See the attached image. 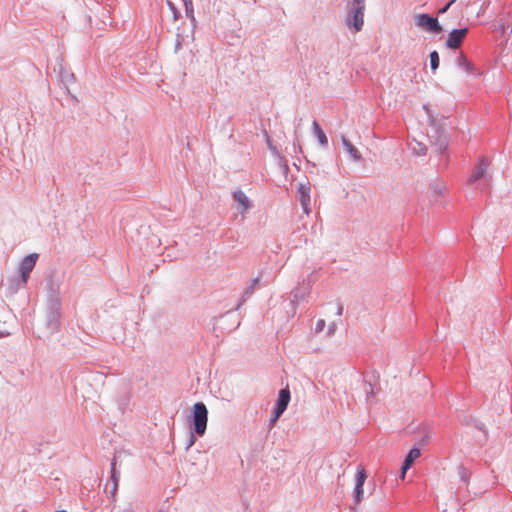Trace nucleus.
Listing matches in <instances>:
<instances>
[{
    "instance_id": "1",
    "label": "nucleus",
    "mask_w": 512,
    "mask_h": 512,
    "mask_svg": "<svg viewBox=\"0 0 512 512\" xmlns=\"http://www.w3.org/2000/svg\"><path fill=\"white\" fill-rule=\"evenodd\" d=\"M489 166L488 159L481 157L467 180V187L473 190H488L491 184V175L488 173Z\"/></svg>"
},
{
    "instance_id": "2",
    "label": "nucleus",
    "mask_w": 512,
    "mask_h": 512,
    "mask_svg": "<svg viewBox=\"0 0 512 512\" xmlns=\"http://www.w3.org/2000/svg\"><path fill=\"white\" fill-rule=\"evenodd\" d=\"M189 430L195 433L198 437H202L207 430L208 423V409L205 403L196 402L191 410V415L188 418Z\"/></svg>"
},
{
    "instance_id": "3",
    "label": "nucleus",
    "mask_w": 512,
    "mask_h": 512,
    "mask_svg": "<svg viewBox=\"0 0 512 512\" xmlns=\"http://www.w3.org/2000/svg\"><path fill=\"white\" fill-rule=\"evenodd\" d=\"M366 0H349L346 5V25L355 32L361 31L364 25V11Z\"/></svg>"
},
{
    "instance_id": "4",
    "label": "nucleus",
    "mask_w": 512,
    "mask_h": 512,
    "mask_svg": "<svg viewBox=\"0 0 512 512\" xmlns=\"http://www.w3.org/2000/svg\"><path fill=\"white\" fill-rule=\"evenodd\" d=\"M61 317V300L55 293L51 294L48 299L46 312V326L50 333H55L59 329Z\"/></svg>"
},
{
    "instance_id": "5",
    "label": "nucleus",
    "mask_w": 512,
    "mask_h": 512,
    "mask_svg": "<svg viewBox=\"0 0 512 512\" xmlns=\"http://www.w3.org/2000/svg\"><path fill=\"white\" fill-rule=\"evenodd\" d=\"M38 257L39 256L37 253H31V254H28L27 256H25L21 260V262L19 264V274H20L19 282L22 285H25L27 283L30 273L32 272V270L34 269V267L36 265V261H37Z\"/></svg>"
},
{
    "instance_id": "6",
    "label": "nucleus",
    "mask_w": 512,
    "mask_h": 512,
    "mask_svg": "<svg viewBox=\"0 0 512 512\" xmlns=\"http://www.w3.org/2000/svg\"><path fill=\"white\" fill-rule=\"evenodd\" d=\"M232 199L237 204V211L244 219L246 214L254 207L250 198L240 189L232 192Z\"/></svg>"
},
{
    "instance_id": "7",
    "label": "nucleus",
    "mask_w": 512,
    "mask_h": 512,
    "mask_svg": "<svg viewBox=\"0 0 512 512\" xmlns=\"http://www.w3.org/2000/svg\"><path fill=\"white\" fill-rule=\"evenodd\" d=\"M416 25L434 34H439L442 31L437 18L425 13L417 16Z\"/></svg>"
},
{
    "instance_id": "8",
    "label": "nucleus",
    "mask_w": 512,
    "mask_h": 512,
    "mask_svg": "<svg viewBox=\"0 0 512 512\" xmlns=\"http://www.w3.org/2000/svg\"><path fill=\"white\" fill-rule=\"evenodd\" d=\"M367 478L366 470L362 467H358L356 478H355V487L353 490V502L354 505L357 506L363 500L364 490L363 485Z\"/></svg>"
},
{
    "instance_id": "9",
    "label": "nucleus",
    "mask_w": 512,
    "mask_h": 512,
    "mask_svg": "<svg viewBox=\"0 0 512 512\" xmlns=\"http://www.w3.org/2000/svg\"><path fill=\"white\" fill-rule=\"evenodd\" d=\"M297 192H298V200L300 202L303 212L306 215H309L311 212V208H310L311 184L308 181L305 183H299Z\"/></svg>"
},
{
    "instance_id": "10",
    "label": "nucleus",
    "mask_w": 512,
    "mask_h": 512,
    "mask_svg": "<svg viewBox=\"0 0 512 512\" xmlns=\"http://www.w3.org/2000/svg\"><path fill=\"white\" fill-rule=\"evenodd\" d=\"M467 33L468 28L453 29L448 35L446 46L449 49H458L461 46Z\"/></svg>"
},
{
    "instance_id": "11",
    "label": "nucleus",
    "mask_w": 512,
    "mask_h": 512,
    "mask_svg": "<svg viewBox=\"0 0 512 512\" xmlns=\"http://www.w3.org/2000/svg\"><path fill=\"white\" fill-rule=\"evenodd\" d=\"M458 68L465 71L468 75L479 77L482 75V72L477 69L474 64L468 60L467 56L461 52L455 61Z\"/></svg>"
},
{
    "instance_id": "12",
    "label": "nucleus",
    "mask_w": 512,
    "mask_h": 512,
    "mask_svg": "<svg viewBox=\"0 0 512 512\" xmlns=\"http://www.w3.org/2000/svg\"><path fill=\"white\" fill-rule=\"evenodd\" d=\"M291 400L290 390L288 388H283L278 393V398L274 407L276 410L277 416H282V414L286 411L289 402Z\"/></svg>"
},
{
    "instance_id": "13",
    "label": "nucleus",
    "mask_w": 512,
    "mask_h": 512,
    "mask_svg": "<svg viewBox=\"0 0 512 512\" xmlns=\"http://www.w3.org/2000/svg\"><path fill=\"white\" fill-rule=\"evenodd\" d=\"M54 70L58 72L60 82L62 83V85H64L65 88H67L69 86V84L74 82V79H75L74 74L67 71L64 68L63 59H59L57 61V66L55 67Z\"/></svg>"
},
{
    "instance_id": "14",
    "label": "nucleus",
    "mask_w": 512,
    "mask_h": 512,
    "mask_svg": "<svg viewBox=\"0 0 512 512\" xmlns=\"http://www.w3.org/2000/svg\"><path fill=\"white\" fill-rule=\"evenodd\" d=\"M310 293V283L303 282V284L291 292V303L295 305L301 301H303L307 295Z\"/></svg>"
},
{
    "instance_id": "15",
    "label": "nucleus",
    "mask_w": 512,
    "mask_h": 512,
    "mask_svg": "<svg viewBox=\"0 0 512 512\" xmlns=\"http://www.w3.org/2000/svg\"><path fill=\"white\" fill-rule=\"evenodd\" d=\"M341 141L343 147L354 161L359 162L362 160V155L359 150L345 136H342Z\"/></svg>"
},
{
    "instance_id": "16",
    "label": "nucleus",
    "mask_w": 512,
    "mask_h": 512,
    "mask_svg": "<svg viewBox=\"0 0 512 512\" xmlns=\"http://www.w3.org/2000/svg\"><path fill=\"white\" fill-rule=\"evenodd\" d=\"M312 129L319 144L323 147H326L328 145V138L316 120L312 122Z\"/></svg>"
},
{
    "instance_id": "17",
    "label": "nucleus",
    "mask_w": 512,
    "mask_h": 512,
    "mask_svg": "<svg viewBox=\"0 0 512 512\" xmlns=\"http://www.w3.org/2000/svg\"><path fill=\"white\" fill-rule=\"evenodd\" d=\"M111 483H112V490H111V495L112 497L115 496L116 492H117V489H118V484H119V480H120V472L116 469V462H115V459L111 462Z\"/></svg>"
},
{
    "instance_id": "18",
    "label": "nucleus",
    "mask_w": 512,
    "mask_h": 512,
    "mask_svg": "<svg viewBox=\"0 0 512 512\" xmlns=\"http://www.w3.org/2000/svg\"><path fill=\"white\" fill-rule=\"evenodd\" d=\"M259 281H260L259 277H256V278L251 280L249 286L244 290L243 296L240 299L236 309H239V307L244 304L246 299L253 294L254 290L256 289L257 285L259 284Z\"/></svg>"
},
{
    "instance_id": "19",
    "label": "nucleus",
    "mask_w": 512,
    "mask_h": 512,
    "mask_svg": "<svg viewBox=\"0 0 512 512\" xmlns=\"http://www.w3.org/2000/svg\"><path fill=\"white\" fill-rule=\"evenodd\" d=\"M183 1H184L186 17L190 20L192 27L195 28L197 21H196L195 15H194L193 2H192V0H183Z\"/></svg>"
},
{
    "instance_id": "20",
    "label": "nucleus",
    "mask_w": 512,
    "mask_h": 512,
    "mask_svg": "<svg viewBox=\"0 0 512 512\" xmlns=\"http://www.w3.org/2000/svg\"><path fill=\"white\" fill-rule=\"evenodd\" d=\"M432 195L437 198L442 195V193L446 190V183L442 180H437L432 183L429 187Z\"/></svg>"
},
{
    "instance_id": "21",
    "label": "nucleus",
    "mask_w": 512,
    "mask_h": 512,
    "mask_svg": "<svg viewBox=\"0 0 512 512\" xmlns=\"http://www.w3.org/2000/svg\"><path fill=\"white\" fill-rule=\"evenodd\" d=\"M421 455V451L420 449L418 448H412L410 449V451L408 452V454L406 455L405 459L403 462H405V466H412V464L414 463V461L419 458Z\"/></svg>"
},
{
    "instance_id": "22",
    "label": "nucleus",
    "mask_w": 512,
    "mask_h": 512,
    "mask_svg": "<svg viewBox=\"0 0 512 512\" xmlns=\"http://www.w3.org/2000/svg\"><path fill=\"white\" fill-rule=\"evenodd\" d=\"M434 146H435V148H436L438 153L443 154L446 151L447 147H448V142H447L446 136L445 135H439L438 139L434 143Z\"/></svg>"
},
{
    "instance_id": "23",
    "label": "nucleus",
    "mask_w": 512,
    "mask_h": 512,
    "mask_svg": "<svg viewBox=\"0 0 512 512\" xmlns=\"http://www.w3.org/2000/svg\"><path fill=\"white\" fill-rule=\"evenodd\" d=\"M458 475L460 480L465 484L468 485L470 481V472L467 468H465L463 465L458 466Z\"/></svg>"
},
{
    "instance_id": "24",
    "label": "nucleus",
    "mask_w": 512,
    "mask_h": 512,
    "mask_svg": "<svg viewBox=\"0 0 512 512\" xmlns=\"http://www.w3.org/2000/svg\"><path fill=\"white\" fill-rule=\"evenodd\" d=\"M430 58V67L433 71H436L439 67L440 59L439 54L436 50L432 51L429 55Z\"/></svg>"
},
{
    "instance_id": "25",
    "label": "nucleus",
    "mask_w": 512,
    "mask_h": 512,
    "mask_svg": "<svg viewBox=\"0 0 512 512\" xmlns=\"http://www.w3.org/2000/svg\"><path fill=\"white\" fill-rule=\"evenodd\" d=\"M412 150L418 156H424L427 153V147L419 142L416 143V146H414Z\"/></svg>"
},
{
    "instance_id": "26",
    "label": "nucleus",
    "mask_w": 512,
    "mask_h": 512,
    "mask_svg": "<svg viewBox=\"0 0 512 512\" xmlns=\"http://www.w3.org/2000/svg\"><path fill=\"white\" fill-rule=\"evenodd\" d=\"M364 392L366 394V400L369 401V399L375 395L374 386L366 381L364 384Z\"/></svg>"
},
{
    "instance_id": "27",
    "label": "nucleus",
    "mask_w": 512,
    "mask_h": 512,
    "mask_svg": "<svg viewBox=\"0 0 512 512\" xmlns=\"http://www.w3.org/2000/svg\"><path fill=\"white\" fill-rule=\"evenodd\" d=\"M196 440H197V435L195 433H192V431L190 430L185 449L189 450L195 444Z\"/></svg>"
},
{
    "instance_id": "28",
    "label": "nucleus",
    "mask_w": 512,
    "mask_h": 512,
    "mask_svg": "<svg viewBox=\"0 0 512 512\" xmlns=\"http://www.w3.org/2000/svg\"><path fill=\"white\" fill-rule=\"evenodd\" d=\"M167 5L169 6L171 12L173 13V17L175 20L179 19L180 18V12L178 11V9L176 8V6L174 5V3L172 1H167Z\"/></svg>"
},
{
    "instance_id": "29",
    "label": "nucleus",
    "mask_w": 512,
    "mask_h": 512,
    "mask_svg": "<svg viewBox=\"0 0 512 512\" xmlns=\"http://www.w3.org/2000/svg\"><path fill=\"white\" fill-rule=\"evenodd\" d=\"M266 142H267V146H268L269 150L272 152V154L275 156H279V152H278L277 148L272 144L271 138L268 135H266Z\"/></svg>"
},
{
    "instance_id": "30",
    "label": "nucleus",
    "mask_w": 512,
    "mask_h": 512,
    "mask_svg": "<svg viewBox=\"0 0 512 512\" xmlns=\"http://www.w3.org/2000/svg\"><path fill=\"white\" fill-rule=\"evenodd\" d=\"M325 327V321L323 319H319L317 322H316V325H315V331L317 333L323 331Z\"/></svg>"
},
{
    "instance_id": "31",
    "label": "nucleus",
    "mask_w": 512,
    "mask_h": 512,
    "mask_svg": "<svg viewBox=\"0 0 512 512\" xmlns=\"http://www.w3.org/2000/svg\"><path fill=\"white\" fill-rule=\"evenodd\" d=\"M456 0H450L444 7H442L440 10H439V13L440 14H443L445 12L448 11V9L450 8V6L455 2Z\"/></svg>"
},
{
    "instance_id": "32",
    "label": "nucleus",
    "mask_w": 512,
    "mask_h": 512,
    "mask_svg": "<svg viewBox=\"0 0 512 512\" xmlns=\"http://www.w3.org/2000/svg\"><path fill=\"white\" fill-rule=\"evenodd\" d=\"M410 467H411V466H407V465L405 466V462H403V463H402V466H401V474H400V477H401L402 479H404V478H405V474H406L407 470H409V469H410Z\"/></svg>"
},
{
    "instance_id": "33",
    "label": "nucleus",
    "mask_w": 512,
    "mask_h": 512,
    "mask_svg": "<svg viewBox=\"0 0 512 512\" xmlns=\"http://www.w3.org/2000/svg\"><path fill=\"white\" fill-rule=\"evenodd\" d=\"M281 416L276 415V410H273L272 417L270 419V425L273 426Z\"/></svg>"
},
{
    "instance_id": "34",
    "label": "nucleus",
    "mask_w": 512,
    "mask_h": 512,
    "mask_svg": "<svg viewBox=\"0 0 512 512\" xmlns=\"http://www.w3.org/2000/svg\"><path fill=\"white\" fill-rule=\"evenodd\" d=\"M336 328H337L336 323H334V322H333V323H331V324L328 326V334H329V335H332V334L335 332Z\"/></svg>"
},
{
    "instance_id": "35",
    "label": "nucleus",
    "mask_w": 512,
    "mask_h": 512,
    "mask_svg": "<svg viewBox=\"0 0 512 512\" xmlns=\"http://www.w3.org/2000/svg\"><path fill=\"white\" fill-rule=\"evenodd\" d=\"M343 314V305L341 303H338L337 304V311H336V315L337 316H341Z\"/></svg>"
},
{
    "instance_id": "36",
    "label": "nucleus",
    "mask_w": 512,
    "mask_h": 512,
    "mask_svg": "<svg viewBox=\"0 0 512 512\" xmlns=\"http://www.w3.org/2000/svg\"><path fill=\"white\" fill-rule=\"evenodd\" d=\"M182 44H181V40L179 38V36L177 37V40H176V43H175V52H178L181 48Z\"/></svg>"
},
{
    "instance_id": "37",
    "label": "nucleus",
    "mask_w": 512,
    "mask_h": 512,
    "mask_svg": "<svg viewBox=\"0 0 512 512\" xmlns=\"http://www.w3.org/2000/svg\"><path fill=\"white\" fill-rule=\"evenodd\" d=\"M293 148H294V151L297 152H301V147L299 145H296V143H293Z\"/></svg>"
},
{
    "instance_id": "38",
    "label": "nucleus",
    "mask_w": 512,
    "mask_h": 512,
    "mask_svg": "<svg viewBox=\"0 0 512 512\" xmlns=\"http://www.w3.org/2000/svg\"><path fill=\"white\" fill-rule=\"evenodd\" d=\"M8 333L0 331V338L6 337Z\"/></svg>"
},
{
    "instance_id": "39",
    "label": "nucleus",
    "mask_w": 512,
    "mask_h": 512,
    "mask_svg": "<svg viewBox=\"0 0 512 512\" xmlns=\"http://www.w3.org/2000/svg\"><path fill=\"white\" fill-rule=\"evenodd\" d=\"M55 512H67L66 510H57Z\"/></svg>"
},
{
    "instance_id": "40",
    "label": "nucleus",
    "mask_w": 512,
    "mask_h": 512,
    "mask_svg": "<svg viewBox=\"0 0 512 512\" xmlns=\"http://www.w3.org/2000/svg\"><path fill=\"white\" fill-rule=\"evenodd\" d=\"M89 512H96V511H93V510H92V511H89Z\"/></svg>"
}]
</instances>
